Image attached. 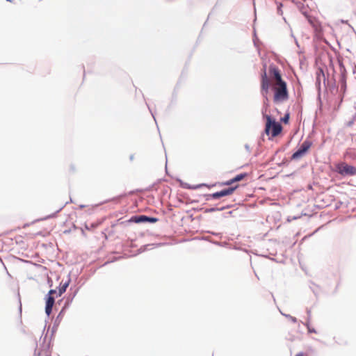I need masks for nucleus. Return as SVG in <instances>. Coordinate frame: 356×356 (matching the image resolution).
<instances>
[{
	"mask_svg": "<svg viewBox=\"0 0 356 356\" xmlns=\"http://www.w3.org/2000/svg\"><path fill=\"white\" fill-rule=\"evenodd\" d=\"M270 90L273 92V101L274 104H279L286 102L289 98L287 83L282 79L280 69L275 65H270L268 76L266 70L261 74V93L264 98V104L268 106V95Z\"/></svg>",
	"mask_w": 356,
	"mask_h": 356,
	"instance_id": "obj_1",
	"label": "nucleus"
},
{
	"mask_svg": "<svg viewBox=\"0 0 356 356\" xmlns=\"http://www.w3.org/2000/svg\"><path fill=\"white\" fill-rule=\"evenodd\" d=\"M334 171L341 176H353L356 175V168L345 162H339L334 165Z\"/></svg>",
	"mask_w": 356,
	"mask_h": 356,
	"instance_id": "obj_3",
	"label": "nucleus"
},
{
	"mask_svg": "<svg viewBox=\"0 0 356 356\" xmlns=\"http://www.w3.org/2000/svg\"><path fill=\"white\" fill-rule=\"evenodd\" d=\"M23 234H24V236L19 235L18 236L15 237V241L17 243H22V241L21 240V238H23V237L29 238V239L34 238L38 236L44 237L46 236V232L40 231V230H35L33 232L23 233Z\"/></svg>",
	"mask_w": 356,
	"mask_h": 356,
	"instance_id": "obj_5",
	"label": "nucleus"
},
{
	"mask_svg": "<svg viewBox=\"0 0 356 356\" xmlns=\"http://www.w3.org/2000/svg\"><path fill=\"white\" fill-rule=\"evenodd\" d=\"M54 293H56V291L54 289H51L49 291L48 296H52V295Z\"/></svg>",
	"mask_w": 356,
	"mask_h": 356,
	"instance_id": "obj_13",
	"label": "nucleus"
},
{
	"mask_svg": "<svg viewBox=\"0 0 356 356\" xmlns=\"http://www.w3.org/2000/svg\"><path fill=\"white\" fill-rule=\"evenodd\" d=\"M238 185L230 186L227 188H225L219 192L214 193L211 195L213 199H219L224 196L232 195L234 191L238 188Z\"/></svg>",
	"mask_w": 356,
	"mask_h": 356,
	"instance_id": "obj_6",
	"label": "nucleus"
},
{
	"mask_svg": "<svg viewBox=\"0 0 356 356\" xmlns=\"http://www.w3.org/2000/svg\"><path fill=\"white\" fill-rule=\"evenodd\" d=\"M307 328H308V332H314V333H316V330H315V329H314V328L310 327L308 325H307Z\"/></svg>",
	"mask_w": 356,
	"mask_h": 356,
	"instance_id": "obj_12",
	"label": "nucleus"
},
{
	"mask_svg": "<svg viewBox=\"0 0 356 356\" xmlns=\"http://www.w3.org/2000/svg\"><path fill=\"white\" fill-rule=\"evenodd\" d=\"M350 156V151H347L346 152V154H344V157L345 158L349 157Z\"/></svg>",
	"mask_w": 356,
	"mask_h": 356,
	"instance_id": "obj_15",
	"label": "nucleus"
},
{
	"mask_svg": "<svg viewBox=\"0 0 356 356\" xmlns=\"http://www.w3.org/2000/svg\"><path fill=\"white\" fill-rule=\"evenodd\" d=\"M71 170H74V168L73 166L71 167Z\"/></svg>",
	"mask_w": 356,
	"mask_h": 356,
	"instance_id": "obj_16",
	"label": "nucleus"
},
{
	"mask_svg": "<svg viewBox=\"0 0 356 356\" xmlns=\"http://www.w3.org/2000/svg\"><path fill=\"white\" fill-rule=\"evenodd\" d=\"M296 356H308V355L304 353H299L297 355H296Z\"/></svg>",
	"mask_w": 356,
	"mask_h": 356,
	"instance_id": "obj_14",
	"label": "nucleus"
},
{
	"mask_svg": "<svg viewBox=\"0 0 356 356\" xmlns=\"http://www.w3.org/2000/svg\"><path fill=\"white\" fill-rule=\"evenodd\" d=\"M266 119L265 133L270 138L277 136L282 131V127L280 123L276 122L271 116L264 114Z\"/></svg>",
	"mask_w": 356,
	"mask_h": 356,
	"instance_id": "obj_2",
	"label": "nucleus"
},
{
	"mask_svg": "<svg viewBox=\"0 0 356 356\" xmlns=\"http://www.w3.org/2000/svg\"><path fill=\"white\" fill-rule=\"evenodd\" d=\"M312 143L309 140H305L299 147V149L292 154L291 159L293 160L302 158L310 149Z\"/></svg>",
	"mask_w": 356,
	"mask_h": 356,
	"instance_id": "obj_4",
	"label": "nucleus"
},
{
	"mask_svg": "<svg viewBox=\"0 0 356 356\" xmlns=\"http://www.w3.org/2000/svg\"><path fill=\"white\" fill-rule=\"evenodd\" d=\"M131 222H134L136 223H141V222H155L157 221V219L155 218H150L146 216H134L130 220Z\"/></svg>",
	"mask_w": 356,
	"mask_h": 356,
	"instance_id": "obj_7",
	"label": "nucleus"
},
{
	"mask_svg": "<svg viewBox=\"0 0 356 356\" xmlns=\"http://www.w3.org/2000/svg\"><path fill=\"white\" fill-rule=\"evenodd\" d=\"M289 120V114L286 113L285 115L281 119V121L285 124H287Z\"/></svg>",
	"mask_w": 356,
	"mask_h": 356,
	"instance_id": "obj_11",
	"label": "nucleus"
},
{
	"mask_svg": "<svg viewBox=\"0 0 356 356\" xmlns=\"http://www.w3.org/2000/svg\"><path fill=\"white\" fill-rule=\"evenodd\" d=\"M246 176H247L246 173H241V174L237 175L236 177H234V178L229 179V181L223 183L222 184L227 185V186L233 185L235 182H237V181H241L242 179H243Z\"/></svg>",
	"mask_w": 356,
	"mask_h": 356,
	"instance_id": "obj_9",
	"label": "nucleus"
},
{
	"mask_svg": "<svg viewBox=\"0 0 356 356\" xmlns=\"http://www.w3.org/2000/svg\"><path fill=\"white\" fill-rule=\"evenodd\" d=\"M68 285H69V283L65 282L62 286H60V287L59 288V291H58L59 296H61L63 293L65 292Z\"/></svg>",
	"mask_w": 356,
	"mask_h": 356,
	"instance_id": "obj_10",
	"label": "nucleus"
},
{
	"mask_svg": "<svg viewBox=\"0 0 356 356\" xmlns=\"http://www.w3.org/2000/svg\"><path fill=\"white\" fill-rule=\"evenodd\" d=\"M55 300L53 296H48L46 300L45 313L49 316L52 312V308L54 305Z\"/></svg>",
	"mask_w": 356,
	"mask_h": 356,
	"instance_id": "obj_8",
	"label": "nucleus"
}]
</instances>
